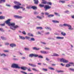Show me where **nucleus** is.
<instances>
[{
  "label": "nucleus",
  "mask_w": 74,
  "mask_h": 74,
  "mask_svg": "<svg viewBox=\"0 0 74 74\" xmlns=\"http://www.w3.org/2000/svg\"><path fill=\"white\" fill-rule=\"evenodd\" d=\"M0 30L2 32H4V30H3V28H0Z\"/></svg>",
  "instance_id": "nucleus-49"
},
{
  "label": "nucleus",
  "mask_w": 74,
  "mask_h": 74,
  "mask_svg": "<svg viewBox=\"0 0 74 74\" xmlns=\"http://www.w3.org/2000/svg\"><path fill=\"white\" fill-rule=\"evenodd\" d=\"M61 34H62V36H65L66 35V34L64 33V32H61Z\"/></svg>",
  "instance_id": "nucleus-25"
},
{
  "label": "nucleus",
  "mask_w": 74,
  "mask_h": 74,
  "mask_svg": "<svg viewBox=\"0 0 74 74\" xmlns=\"http://www.w3.org/2000/svg\"><path fill=\"white\" fill-rule=\"evenodd\" d=\"M22 59H25V57H23L22 58Z\"/></svg>",
  "instance_id": "nucleus-64"
},
{
  "label": "nucleus",
  "mask_w": 74,
  "mask_h": 74,
  "mask_svg": "<svg viewBox=\"0 0 74 74\" xmlns=\"http://www.w3.org/2000/svg\"><path fill=\"white\" fill-rule=\"evenodd\" d=\"M21 73H22L23 74H27V73L25 72H23V71H21Z\"/></svg>",
  "instance_id": "nucleus-42"
},
{
  "label": "nucleus",
  "mask_w": 74,
  "mask_h": 74,
  "mask_svg": "<svg viewBox=\"0 0 74 74\" xmlns=\"http://www.w3.org/2000/svg\"><path fill=\"white\" fill-rule=\"evenodd\" d=\"M14 4H18V5H21V4L19 3V2L15 1L14 2Z\"/></svg>",
  "instance_id": "nucleus-13"
},
{
  "label": "nucleus",
  "mask_w": 74,
  "mask_h": 74,
  "mask_svg": "<svg viewBox=\"0 0 74 74\" xmlns=\"http://www.w3.org/2000/svg\"><path fill=\"white\" fill-rule=\"evenodd\" d=\"M42 44H45V45L46 44V43H45V42H42Z\"/></svg>",
  "instance_id": "nucleus-60"
},
{
  "label": "nucleus",
  "mask_w": 74,
  "mask_h": 74,
  "mask_svg": "<svg viewBox=\"0 0 74 74\" xmlns=\"http://www.w3.org/2000/svg\"><path fill=\"white\" fill-rule=\"evenodd\" d=\"M11 19H8L5 21V23L8 25H10L11 23Z\"/></svg>",
  "instance_id": "nucleus-8"
},
{
  "label": "nucleus",
  "mask_w": 74,
  "mask_h": 74,
  "mask_svg": "<svg viewBox=\"0 0 74 74\" xmlns=\"http://www.w3.org/2000/svg\"><path fill=\"white\" fill-rule=\"evenodd\" d=\"M5 19V16H0V19Z\"/></svg>",
  "instance_id": "nucleus-19"
},
{
  "label": "nucleus",
  "mask_w": 74,
  "mask_h": 74,
  "mask_svg": "<svg viewBox=\"0 0 74 74\" xmlns=\"http://www.w3.org/2000/svg\"><path fill=\"white\" fill-rule=\"evenodd\" d=\"M30 34H31L30 33H28L27 34L29 36H30Z\"/></svg>",
  "instance_id": "nucleus-62"
},
{
  "label": "nucleus",
  "mask_w": 74,
  "mask_h": 74,
  "mask_svg": "<svg viewBox=\"0 0 74 74\" xmlns=\"http://www.w3.org/2000/svg\"><path fill=\"white\" fill-rule=\"evenodd\" d=\"M49 69L51 70H55V69H54V68L51 67L49 68Z\"/></svg>",
  "instance_id": "nucleus-30"
},
{
  "label": "nucleus",
  "mask_w": 74,
  "mask_h": 74,
  "mask_svg": "<svg viewBox=\"0 0 74 74\" xmlns=\"http://www.w3.org/2000/svg\"><path fill=\"white\" fill-rule=\"evenodd\" d=\"M56 71H57V72H58V73H63L64 72V71H58L57 70H56Z\"/></svg>",
  "instance_id": "nucleus-23"
},
{
  "label": "nucleus",
  "mask_w": 74,
  "mask_h": 74,
  "mask_svg": "<svg viewBox=\"0 0 74 74\" xmlns=\"http://www.w3.org/2000/svg\"><path fill=\"white\" fill-rule=\"evenodd\" d=\"M14 17L15 18H17V19H21V18H22V17L19 16H14Z\"/></svg>",
  "instance_id": "nucleus-11"
},
{
  "label": "nucleus",
  "mask_w": 74,
  "mask_h": 74,
  "mask_svg": "<svg viewBox=\"0 0 74 74\" xmlns=\"http://www.w3.org/2000/svg\"><path fill=\"white\" fill-rule=\"evenodd\" d=\"M45 28L47 30H48V29H49V30H51V28H50V27H45Z\"/></svg>",
  "instance_id": "nucleus-34"
},
{
  "label": "nucleus",
  "mask_w": 74,
  "mask_h": 74,
  "mask_svg": "<svg viewBox=\"0 0 74 74\" xmlns=\"http://www.w3.org/2000/svg\"><path fill=\"white\" fill-rule=\"evenodd\" d=\"M10 47L13 48V47H16V45L14 44H12L10 45Z\"/></svg>",
  "instance_id": "nucleus-12"
},
{
  "label": "nucleus",
  "mask_w": 74,
  "mask_h": 74,
  "mask_svg": "<svg viewBox=\"0 0 74 74\" xmlns=\"http://www.w3.org/2000/svg\"><path fill=\"white\" fill-rule=\"evenodd\" d=\"M52 56H59V55L56 53H54L53 55Z\"/></svg>",
  "instance_id": "nucleus-26"
},
{
  "label": "nucleus",
  "mask_w": 74,
  "mask_h": 74,
  "mask_svg": "<svg viewBox=\"0 0 74 74\" xmlns=\"http://www.w3.org/2000/svg\"><path fill=\"white\" fill-rule=\"evenodd\" d=\"M19 8H21V9H22L23 8V7H20V6L19 5Z\"/></svg>",
  "instance_id": "nucleus-63"
},
{
  "label": "nucleus",
  "mask_w": 74,
  "mask_h": 74,
  "mask_svg": "<svg viewBox=\"0 0 74 74\" xmlns=\"http://www.w3.org/2000/svg\"><path fill=\"white\" fill-rule=\"evenodd\" d=\"M49 34V32L46 33V34Z\"/></svg>",
  "instance_id": "nucleus-61"
},
{
  "label": "nucleus",
  "mask_w": 74,
  "mask_h": 74,
  "mask_svg": "<svg viewBox=\"0 0 74 74\" xmlns=\"http://www.w3.org/2000/svg\"><path fill=\"white\" fill-rule=\"evenodd\" d=\"M37 57H38L39 58H41L42 59V58H43V57H42V56H38Z\"/></svg>",
  "instance_id": "nucleus-35"
},
{
  "label": "nucleus",
  "mask_w": 74,
  "mask_h": 74,
  "mask_svg": "<svg viewBox=\"0 0 74 74\" xmlns=\"http://www.w3.org/2000/svg\"><path fill=\"white\" fill-rule=\"evenodd\" d=\"M3 51L5 52H8V50H4Z\"/></svg>",
  "instance_id": "nucleus-55"
},
{
  "label": "nucleus",
  "mask_w": 74,
  "mask_h": 74,
  "mask_svg": "<svg viewBox=\"0 0 74 74\" xmlns=\"http://www.w3.org/2000/svg\"><path fill=\"white\" fill-rule=\"evenodd\" d=\"M52 21L53 23H59V22L57 21L53 20Z\"/></svg>",
  "instance_id": "nucleus-24"
},
{
  "label": "nucleus",
  "mask_w": 74,
  "mask_h": 74,
  "mask_svg": "<svg viewBox=\"0 0 74 74\" xmlns=\"http://www.w3.org/2000/svg\"><path fill=\"white\" fill-rule=\"evenodd\" d=\"M31 8L34 10H37V7L35 6H32L31 7Z\"/></svg>",
  "instance_id": "nucleus-16"
},
{
  "label": "nucleus",
  "mask_w": 74,
  "mask_h": 74,
  "mask_svg": "<svg viewBox=\"0 0 74 74\" xmlns=\"http://www.w3.org/2000/svg\"><path fill=\"white\" fill-rule=\"evenodd\" d=\"M25 38L27 40H29V39H30V37L28 36H25Z\"/></svg>",
  "instance_id": "nucleus-41"
},
{
  "label": "nucleus",
  "mask_w": 74,
  "mask_h": 74,
  "mask_svg": "<svg viewBox=\"0 0 74 74\" xmlns=\"http://www.w3.org/2000/svg\"><path fill=\"white\" fill-rule=\"evenodd\" d=\"M45 49H46L47 50H49L50 49V48H48V47H45Z\"/></svg>",
  "instance_id": "nucleus-47"
},
{
  "label": "nucleus",
  "mask_w": 74,
  "mask_h": 74,
  "mask_svg": "<svg viewBox=\"0 0 74 74\" xmlns=\"http://www.w3.org/2000/svg\"><path fill=\"white\" fill-rule=\"evenodd\" d=\"M0 25H1V26H5V24L4 23L3 24H1Z\"/></svg>",
  "instance_id": "nucleus-50"
},
{
  "label": "nucleus",
  "mask_w": 74,
  "mask_h": 74,
  "mask_svg": "<svg viewBox=\"0 0 74 74\" xmlns=\"http://www.w3.org/2000/svg\"><path fill=\"white\" fill-rule=\"evenodd\" d=\"M15 25V23H10L9 25V26H12L10 27V28L11 29H12V30H15V29H17V28H18V27H19V26H18V25Z\"/></svg>",
  "instance_id": "nucleus-1"
},
{
  "label": "nucleus",
  "mask_w": 74,
  "mask_h": 74,
  "mask_svg": "<svg viewBox=\"0 0 74 74\" xmlns=\"http://www.w3.org/2000/svg\"><path fill=\"white\" fill-rule=\"evenodd\" d=\"M37 29H40V30H42V27H36Z\"/></svg>",
  "instance_id": "nucleus-27"
},
{
  "label": "nucleus",
  "mask_w": 74,
  "mask_h": 74,
  "mask_svg": "<svg viewBox=\"0 0 74 74\" xmlns=\"http://www.w3.org/2000/svg\"><path fill=\"white\" fill-rule=\"evenodd\" d=\"M2 1V3H4L5 2V0H1Z\"/></svg>",
  "instance_id": "nucleus-51"
},
{
  "label": "nucleus",
  "mask_w": 74,
  "mask_h": 74,
  "mask_svg": "<svg viewBox=\"0 0 74 74\" xmlns=\"http://www.w3.org/2000/svg\"><path fill=\"white\" fill-rule=\"evenodd\" d=\"M59 3H60L61 2L62 3H65V1H59Z\"/></svg>",
  "instance_id": "nucleus-37"
},
{
  "label": "nucleus",
  "mask_w": 74,
  "mask_h": 74,
  "mask_svg": "<svg viewBox=\"0 0 74 74\" xmlns=\"http://www.w3.org/2000/svg\"><path fill=\"white\" fill-rule=\"evenodd\" d=\"M70 70H71V71H74V69L72 68H70L69 69Z\"/></svg>",
  "instance_id": "nucleus-46"
},
{
  "label": "nucleus",
  "mask_w": 74,
  "mask_h": 74,
  "mask_svg": "<svg viewBox=\"0 0 74 74\" xmlns=\"http://www.w3.org/2000/svg\"><path fill=\"white\" fill-rule=\"evenodd\" d=\"M39 6L40 7L42 8L44 7V5H42L41 4H40L39 5Z\"/></svg>",
  "instance_id": "nucleus-29"
},
{
  "label": "nucleus",
  "mask_w": 74,
  "mask_h": 74,
  "mask_svg": "<svg viewBox=\"0 0 74 74\" xmlns=\"http://www.w3.org/2000/svg\"><path fill=\"white\" fill-rule=\"evenodd\" d=\"M42 70L43 71H48V69H45L44 68L42 69Z\"/></svg>",
  "instance_id": "nucleus-31"
},
{
  "label": "nucleus",
  "mask_w": 74,
  "mask_h": 74,
  "mask_svg": "<svg viewBox=\"0 0 74 74\" xmlns=\"http://www.w3.org/2000/svg\"><path fill=\"white\" fill-rule=\"evenodd\" d=\"M42 2L41 3V4H47V2L45 0H42Z\"/></svg>",
  "instance_id": "nucleus-10"
},
{
  "label": "nucleus",
  "mask_w": 74,
  "mask_h": 74,
  "mask_svg": "<svg viewBox=\"0 0 74 74\" xmlns=\"http://www.w3.org/2000/svg\"><path fill=\"white\" fill-rule=\"evenodd\" d=\"M25 49L26 51H29V48H25Z\"/></svg>",
  "instance_id": "nucleus-44"
},
{
  "label": "nucleus",
  "mask_w": 74,
  "mask_h": 74,
  "mask_svg": "<svg viewBox=\"0 0 74 74\" xmlns=\"http://www.w3.org/2000/svg\"><path fill=\"white\" fill-rule=\"evenodd\" d=\"M40 52L41 53H43L44 54H47L48 53L46 51H40Z\"/></svg>",
  "instance_id": "nucleus-15"
},
{
  "label": "nucleus",
  "mask_w": 74,
  "mask_h": 74,
  "mask_svg": "<svg viewBox=\"0 0 74 74\" xmlns=\"http://www.w3.org/2000/svg\"><path fill=\"white\" fill-rule=\"evenodd\" d=\"M22 33H23V34H24V35H26V34L25 31L22 32Z\"/></svg>",
  "instance_id": "nucleus-43"
},
{
  "label": "nucleus",
  "mask_w": 74,
  "mask_h": 74,
  "mask_svg": "<svg viewBox=\"0 0 74 74\" xmlns=\"http://www.w3.org/2000/svg\"><path fill=\"white\" fill-rule=\"evenodd\" d=\"M54 14L56 15H58V16H60V15L59 14L57 13L54 12Z\"/></svg>",
  "instance_id": "nucleus-32"
},
{
  "label": "nucleus",
  "mask_w": 74,
  "mask_h": 74,
  "mask_svg": "<svg viewBox=\"0 0 74 74\" xmlns=\"http://www.w3.org/2000/svg\"><path fill=\"white\" fill-rule=\"evenodd\" d=\"M57 39H63L64 37H56Z\"/></svg>",
  "instance_id": "nucleus-17"
},
{
  "label": "nucleus",
  "mask_w": 74,
  "mask_h": 74,
  "mask_svg": "<svg viewBox=\"0 0 74 74\" xmlns=\"http://www.w3.org/2000/svg\"><path fill=\"white\" fill-rule=\"evenodd\" d=\"M13 7L14 9H16V10H18V9H19L20 8L19 5L18 6L14 5L13 6Z\"/></svg>",
  "instance_id": "nucleus-9"
},
{
  "label": "nucleus",
  "mask_w": 74,
  "mask_h": 74,
  "mask_svg": "<svg viewBox=\"0 0 74 74\" xmlns=\"http://www.w3.org/2000/svg\"><path fill=\"white\" fill-rule=\"evenodd\" d=\"M60 61L61 62H63V63H66L69 62V61L66 60L65 59L62 58L60 59Z\"/></svg>",
  "instance_id": "nucleus-5"
},
{
  "label": "nucleus",
  "mask_w": 74,
  "mask_h": 74,
  "mask_svg": "<svg viewBox=\"0 0 74 74\" xmlns=\"http://www.w3.org/2000/svg\"><path fill=\"white\" fill-rule=\"evenodd\" d=\"M21 70H26L28 69V71H32V70L30 69V68H29L28 69L27 67L25 66H23L21 67Z\"/></svg>",
  "instance_id": "nucleus-2"
},
{
  "label": "nucleus",
  "mask_w": 74,
  "mask_h": 74,
  "mask_svg": "<svg viewBox=\"0 0 74 74\" xmlns=\"http://www.w3.org/2000/svg\"><path fill=\"white\" fill-rule=\"evenodd\" d=\"M32 70H33V71H37L38 72V70L37 69H36L32 68Z\"/></svg>",
  "instance_id": "nucleus-28"
},
{
  "label": "nucleus",
  "mask_w": 74,
  "mask_h": 74,
  "mask_svg": "<svg viewBox=\"0 0 74 74\" xmlns=\"http://www.w3.org/2000/svg\"><path fill=\"white\" fill-rule=\"evenodd\" d=\"M29 66H32V67H36V65L33 64H30V63H29Z\"/></svg>",
  "instance_id": "nucleus-14"
},
{
  "label": "nucleus",
  "mask_w": 74,
  "mask_h": 74,
  "mask_svg": "<svg viewBox=\"0 0 74 74\" xmlns=\"http://www.w3.org/2000/svg\"><path fill=\"white\" fill-rule=\"evenodd\" d=\"M64 26H67L68 27H69V30H73V29H73V28H71V26L69 25H68L67 24H64L63 25Z\"/></svg>",
  "instance_id": "nucleus-4"
},
{
  "label": "nucleus",
  "mask_w": 74,
  "mask_h": 74,
  "mask_svg": "<svg viewBox=\"0 0 74 74\" xmlns=\"http://www.w3.org/2000/svg\"><path fill=\"white\" fill-rule=\"evenodd\" d=\"M54 16V15L53 14H50L48 15V16L49 18H51V17H53Z\"/></svg>",
  "instance_id": "nucleus-22"
},
{
  "label": "nucleus",
  "mask_w": 74,
  "mask_h": 74,
  "mask_svg": "<svg viewBox=\"0 0 74 74\" xmlns=\"http://www.w3.org/2000/svg\"><path fill=\"white\" fill-rule=\"evenodd\" d=\"M45 15H49V14L47 12L45 13Z\"/></svg>",
  "instance_id": "nucleus-54"
},
{
  "label": "nucleus",
  "mask_w": 74,
  "mask_h": 74,
  "mask_svg": "<svg viewBox=\"0 0 74 74\" xmlns=\"http://www.w3.org/2000/svg\"><path fill=\"white\" fill-rule=\"evenodd\" d=\"M34 1H35V4H38V0H34Z\"/></svg>",
  "instance_id": "nucleus-21"
},
{
  "label": "nucleus",
  "mask_w": 74,
  "mask_h": 74,
  "mask_svg": "<svg viewBox=\"0 0 74 74\" xmlns=\"http://www.w3.org/2000/svg\"><path fill=\"white\" fill-rule=\"evenodd\" d=\"M30 36H32V37H33L34 36H33V34H30Z\"/></svg>",
  "instance_id": "nucleus-59"
},
{
  "label": "nucleus",
  "mask_w": 74,
  "mask_h": 74,
  "mask_svg": "<svg viewBox=\"0 0 74 74\" xmlns=\"http://www.w3.org/2000/svg\"><path fill=\"white\" fill-rule=\"evenodd\" d=\"M45 9V11H47V10H49L51 8V6H50L48 5H45L44 7Z\"/></svg>",
  "instance_id": "nucleus-6"
},
{
  "label": "nucleus",
  "mask_w": 74,
  "mask_h": 74,
  "mask_svg": "<svg viewBox=\"0 0 74 74\" xmlns=\"http://www.w3.org/2000/svg\"><path fill=\"white\" fill-rule=\"evenodd\" d=\"M46 60H47V61H49V59L47 58H46Z\"/></svg>",
  "instance_id": "nucleus-58"
},
{
  "label": "nucleus",
  "mask_w": 74,
  "mask_h": 74,
  "mask_svg": "<svg viewBox=\"0 0 74 74\" xmlns=\"http://www.w3.org/2000/svg\"><path fill=\"white\" fill-rule=\"evenodd\" d=\"M33 49L34 50H39V49H40V48H37L36 47H34L33 48Z\"/></svg>",
  "instance_id": "nucleus-20"
},
{
  "label": "nucleus",
  "mask_w": 74,
  "mask_h": 74,
  "mask_svg": "<svg viewBox=\"0 0 74 74\" xmlns=\"http://www.w3.org/2000/svg\"><path fill=\"white\" fill-rule=\"evenodd\" d=\"M70 66H71V65L69 64H67L66 66V67H70Z\"/></svg>",
  "instance_id": "nucleus-33"
},
{
  "label": "nucleus",
  "mask_w": 74,
  "mask_h": 74,
  "mask_svg": "<svg viewBox=\"0 0 74 74\" xmlns=\"http://www.w3.org/2000/svg\"><path fill=\"white\" fill-rule=\"evenodd\" d=\"M20 38V39H22V40H25V38L23 36H19Z\"/></svg>",
  "instance_id": "nucleus-18"
},
{
  "label": "nucleus",
  "mask_w": 74,
  "mask_h": 74,
  "mask_svg": "<svg viewBox=\"0 0 74 74\" xmlns=\"http://www.w3.org/2000/svg\"><path fill=\"white\" fill-rule=\"evenodd\" d=\"M38 14V13H37V12H34V14L35 15H36V14Z\"/></svg>",
  "instance_id": "nucleus-52"
},
{
  "label": "nucleus",
  "mask_w": 74,
  "mask_h": 74,
  "mask_svg": "<svg viewBox=\"0 0 74 74\" xmlns=\"http://www.w3.org/2000/svg\"><path fill=\"white\" fill-rule=\"evenodd\" d=\"M6 56V55L4 54H2L1 55V56Z\"/></svg>",
  "instance_id": "nucleus-39"
},
{
  "label": "nucleus",
  "mask_w": 74,
  "mask_h": 74,
  "mask_svg": "<svg viewBox=\"0 0 74 74\" xmlns=\"http://www.w3.org/2000/svg\"><path fill=\"white\" fill-rule=\"evenodd\" d=\"M69 63L70 64H74V63L73 62H69Z\"/></svg>",
  "instance_id": "nucleus-56"
},
{
  "label": "nucleus",
  "mask_w": 74,
  "mask_h": 74,
  "mask_svg": "<svg viewBox=\"0 0 74 74\" xmlns=\"http://www.w3.org/2000/svg\"><path fill=\"white\" fill-rule=\"evenodd\" d=\"M71 18L73 19H74V15L71 16Z\"/></svg>",
  "instance_id": "nucleus-57"
},
{
  "label": "nucleus",
  "mask_w": 74,
  "mask_h": 74,
  "mask_svg": "<svg viewBox=\"0 0 74 74\" xmlns=\"http://www.w3.org/2000/svg\"><path fill=\"white\" fill-rule=\"evenodd\" d=\"M27 9H32V7L27 6Z\"/></svg>",
  "instance_id": "nucleus-38"
},
{
  "label": "nucleus",
  "mask_w": 74,
  "mask_h": 74,
  "mask_svg": "<svg viewBox=\"0 0 74 74\" xmlns=\"http://www.w3.org/2000/svg\"><path fill=\"white\" fill-rule=\"evenodd\" d=\"M1 39H2L3 40H5V38H4V37L1 36Z\"/></svg>",
  "instance_id": "nucleus-45"
},
{
  "label": "nucleus",
  "mask_w": 74,
  "mask_h": 74,
  "mask_svg": "<svg viewBox=\"0 0 74 74\" xmlns=\"http://www.w3.org/2000/svg\"><path fill=\"white\" fill-rule=\"evenodd\" d=\"M12 67H13V68H16V69H20V67L18 65L15 64H12L11 66Z\"/></svg>",
  "instance_id": "nucleus-3"
},
{
  "label": "nucleus",
  "mask_w": 74,
  "mask_h": 74,
  "mask_svg": "<svg viewBox=\"0 0 74 74\" xmlns=\"http://www.w3.org/2000/svg\"><path fill=\"white\" fill-rule=\"evenodd\" d=\"M31 41H35V39H34V38H32L31 39Z\"/></svg>",
  "instance_id": "nucleus-48"
},
{
  "label": "nucleus",
  "mask_w": 74,
  "mask_h": 74,
  "mask_svg": "<svg viewBox=\"0 0 74 74\" xmlns=\"http://www.w3.org/2000/svg\"><path fill=\"white\" fill-rule=\"evenodd\" d=\"M47 4H49V5H52V3L51 2H47Z\"/></svg>",
  "instance_id": "nucleus-36"
},
{
  "label": "nucleus",
  "mask_w": 74,
  "mask_h": 74,
  "mask_svg": "<svg viewBox=\"0 0 74 74\" xmlns=\"http://www.w3.org/2000/svg\"><path fill=\"white\" fill-rule=\"evenodd\" d=\"M37 18H38L39 19H42V17L38 16H37Z\"/></svg>",
  "instance_id": "nucleus-40"
},
{
  "label": "nucleus",
  "mask_w": 74,
  "mask_h": 74,
  "mask_svg": "<svg viewBox=\"0 0 74 74\" xmlns=\"http://www.w3.org/2000/svg\"><path fill=\"white\" fill-rule=\"evenodd\" d=\"M29 56L30 58H32V57H33V56H34V57H37L38 56V55L37 54H29Z\"/></svg>",
  "instance_id": "nucleus-7"
},
{
  "label": "nucleus",
  "mask_w": 74,
  "mask_h": 74,
  "mask_svg": "<svg viewBox=\"0 0 74 74\" xmlns=\"http://www.w3.org/2000/svg\"><path fill=\"white\" fill-rule=\"evenodd\" d=\"M6 6H7L8 7H11V5H8L7 4H6Z\"/></svg>",
  "instance_id": "nucleus-53"
}]
</instances>
